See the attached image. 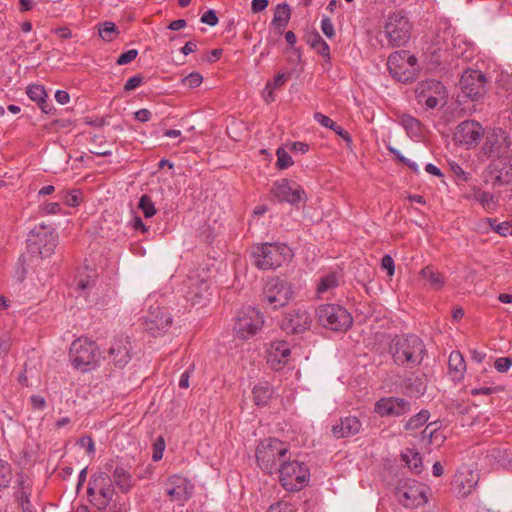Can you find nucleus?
<instances>
[{"label":"nucleus","mask_w":512,"mask_h":512,"mask_svg":"<svg viewBox=\"0 0 512 512\" xmlns=\"http://www.w3.org/2000/svg\"><path fill=\"white\" fill-rule=\"evenodd\" d=\"M390 353L396 365L413 368L422 363L427 350L421 338L408 334L392 339Z\"/></svg>","instance_id":"1"},{"label":"nucleus","mask_w":512,"mask_h":512,"mask_svg":"<svg viewBox=\"0 0 512 512\" xmlns=\"http://www.w3.org/2000/svg\"><path fill=\"white\" fill-rule=\"evenodd\" d=\"M292 250L284 243H261L252 247V263L261 270L276 269L289 262Z\"/></svg>","instance_id":"2"},{"label":"nucleus","mask_w":512,"mask_h":512,"mask_svg":"<svg viewBox=\"0 0 512 512\" xmlns=\"http://www.w3.org/2000/svg\"><path fill=\"white\" fill-rule=\"evenodd\" d=\"M290 456L288 445L276 438H268L261 441L256 449L258 466L265 473H276L281 463Z\"/></svg>","instance_id":"3"},{"label":"nucleus","mask_w":512,"mask_h":512,"mask_svg":"<svg viewBox=\"0 0 512 512\" xmlns=\"http://www.w3.org/2000/svg\"><path fill=\"white\" fill-rule=\"evenodd\" d=\"M70 361L74 368L83 372L96 368L103 357L99 347L95 341L86 337H80L71 344Z\"/></svg>","instance_id":"4"},{"label":"nucleus","mask_w":512,"mask_h":512,"mask_svg":"<svg viewBox=\"0 0 512 512\" xmlns=\"http://www.w3.org/2000/svg\"><path fill=\"white\" fill-rule=\"evenodd\" d=\"M58 235L51 225L41 223L28 234L27 247L30 253L41 258L50 257L57 246Z\"/></svg>","instance_id":"5"},{"label":"nucleus","mask_w":512,"mask_h":512,"mask_svg":"<svg viewBox=\"0 0 512 512\" xmlns=\"http://www.w3.org/2000/svg\"><path fill=\"white\" fill-rule=\"evenodd\" d=\"M278 473L279 482L287 491H299L305 487L310 479V472L307 465L297 460H290V456L286 461L281 463Z\"/></svg>","instance_id":"6"},{"label":"nucleus","mask_w":512,"mask_h":512,"mask_svg":"<svg viewBox=\"0 0 512 512\" xmlns=\"http://www.w3.org/2000/svg\"><path fill=\"white\" fill-rule=\"evenodd\" d=\"M319 324L332 331H346L353 323V318L346 308L338 304H323L316 310Z\"/></svg>","instance_id":"7"},{"label":"nucleus","mask_w":512,"mask_h":512,"mask_svg":"<svg viewBox=\"0 0 512 512\" xmlns=\"http://www.w3.org/2000/svg\"><path fill=\"white\" fill-rule=\"evenodd\" d=\"M87 493L93 506L98 510L106 509L115 495L112 478L106 473L92 475Z\"/></svg>","instance_id":"8"},{"label":"nucleus","mask_w":512,"mask_h":512,"mask_svg":"<svg viewBox=\"0 0 512 512\" xmlns=\"http://www.w3.org/2000/svg\"><path fill=\"white\" fill-rule=\"evenodd\" d=\"M412 25L403 11L398 10L389 14L384 27V33L391 47L405 46L411 36Z\"/></svg>","instance_id":"9"},{"label":"nucleus","mask_w":512,"mask_h":512,"mask_svg":"<svg viewBox=\"0 0 512 512\" xmlns=\"http://www.w3.org/2000/svg\"><path fill=\"white\" fill-rule=\"evenodd\" d=\"M427 486L414 479H401L395 488V496L406 508H416L427 503Z\"/></svg>","instance_id":"10"},{"label":"nucleus","mask_w":512,"mask_h":512,"mask_svg":"<svg viewBox=\"0 0 512 512\" xmlns=\"http://www.w3.org/2000/svg\"><path fill=\"white\" fill-rule=\"evenodd\" d=\"M264 325V317L256 308L248 306L239 310L235 317L234 332L243 340L258 333Z\"/></svg>","instance_id":"11"},{"label":"nucleus","mask_w":512,"mask_h":512,"mask_svg":"<svg viewBox=\"0 0 512 512\" xmlns=\"http://www.w3.org/2000/svg\"><path fill=\"white\" fill-rule=\"evenodd\" d=\"M292 295L291 284L275 277L267 281L262 294V302L277 309L285 306L291 300Z\"/></svg>","instance_id":"12"},{"label":"nucleus","mask_w":512,"mask_h":512,"mask_svg":"<svg viewBox=\"0 0 512 512\" xmlns=\"http://www.w3.org/2000/svg\"><path fill=\"white\" fill-rule=\"evenodd\" d=\"M172 322V316L165 307L150 305L144 316V329L153 337H158L170 329Z\"/></svg>","instance_id":"13"},{"label":"nucleus","mask_w":512,"mask_h":512,"mask_svg":"<svg viewBox=\"0 0 512 512\" xmlns=\"http://www.w3.org/2000/svg\"><path fill=\"white\" fill-rule=\"evenodd\" d=\"M271 193L278 202H286L293 206H298L299 203H305L307 200L304 189L295 181L288 179L275 181Z\"/></svg>","instance_id":"14"},{"label":"nucleus","mask_w":512,"mask_h":512,"mask_svg":"<svg viewBox=\"0 0 512 512\" xmlns=\"http://www.w3.org/2000/svg\"><path fill=\"white\" fill-rule=\"evenodd\" d=\"M415 92L418 103L424 102L427 108L434 109L445 99L446 89L442 82L428 79L419 82Z\"/></svg>","instance_id":"15"},{"label":"nucleus","mask_w":512,"mask_h":512,"mask_svg":"<svg viewBox=\"0 0 512 512\" xmlns=\"http://www.w3.org/2000/svg\"><path fill=\"white\" fill-rule=\"evenodd\" d=\"M486 76L479 70L468 69L460 79L463 95L472 101L479 100L486 93Z\"/></svg>","instance_id":"16"},{"label":"nucleus","mask_w":512,"mask_h":512,"mask_svg":"<svg viewBox=\"0 0 512 512\" xmlns=\"http://www.w3.org/2000/svg\"><path fill=\"white\" fill-rule=\"evenodd\" d=\"M511 139L509 134L502 128H495L486 137L483 145V152L489 158L505 157L510 151Z\"/></svg>","instance_id":"17"},{"label":"nucleus","mask_w":512,"mask_h":512,"mask_svg":"<svg viewBox=\"0 0 512 512\" xmlns=\"http://www.w3.org/2000/svg\"><path fill=\"white\" fill-rule=\"evenodd\" d=\"M484 134L482 125L475 120H465L459 123L453 134V140L458 145L472 147L480 141Z\"/></svg>","instance_id":"18"},{"label":"nucleus","mask_w":512,"mask_h":512,"mask_svg":"<svg viewBox=\"0 0 512 512\" xmlns=\"http://www.w3.org/2000/svg\"><path fill=\"white\" fill-rule=\"evenodd\" d=\"M193 489L191 481L180 475L169 477L165 483V492L170 500L182 505L191 498Z\"/></svg>","instance_id":"19"},{"label":"nucleus","mask_w":512,"mask_h":512,"mask_svg":"<svg viewBox=\"0 0 512 512\" xmlns=\"http://www.w3.org/2000/svg\"><path fill=\"white\" fill-rule=\"evenodd\" d=\"M407 51H395L387 60V67L391 76L398 82L407 83L414 80V71L406 65Z\"/></svg>","instance_id":"20"},{"label":"nucleus","mask_w":512,"mask_h":512,"mask_svg":"<svg viewBox=\"0 0 512 512\" xmlns=\"http://www.w3.org/2000/svg\"><path fill=\"white\" fill-rule=\"evenodd\" d=\"M375 411L382 417H399L411 411V403L400 397H383L376 402Z\"/></svg>","instance_id":"21"},{"label":"nucleus","mask_w":512,"mask_h":512,"mask_svg":"<svg viewBox=\"0 0 512 512\" xmlns=\"http://www.w3.org/2000/svg\"><path fill=\"white\" fill-rule=\"evenodd\" d=\"M312 318L304 309H295L285 315L281 322V328L292 334L303 333L310 328Z\"/></svg>","instance_id":"22"},{"label":"nucleus","mask_w":512,"mask_h":512,"mask_svg":"<svg viewBox=\"0 0 512 512\" xmlns=\"http://www.w3.org/2000/svg\"><path fill=\"white\" fill-rule=\"evenodd\" d=\"M131 349V343L127 337L117 338L112 342L105 359H108L114 366L123 368L131 360Z\"/></svg>","instance_id":"23"},{"label":"nucleus","mask_w":512,"mask_h":512,"mask_svg":"<svg viewBox=\"0 0 512 512\" xmlns=\"http://www.w3.org/2000/svg\"><path fill=\"white\" fill-rule=\"evenodd\" d=\"M479 480L477 472L468 467H463L457 471L453 480V487L456 494L460 497L468 496L476 487Z\"/></svg>","instance_id":"24"},{"label":"nucleus","mask_w":512,"mask_h":512,"mask_svg":"<svg viewBox=\"0 0 512 512\" xmlns=\"http://www.w3.org/2000/svg\"><path fill=\"white\" fill-rule=\"evenodd\" d=\"M362 423L356 416L348 415L340 418L332 425L331 432L337 439L347 438L358 434Z\"/></svg>","instance_id":"25"},{"label":"nucleus","mask_w":512,"mask_h":512,"mask_svg":"<svg viewBox=\"0 0 512 512\" xmlns=\"http://www.w3.org/2000/svg\"><path fill=\"white\" fill-rule=\"evenodd\" d=\"M290 354L291 350L288 342L284 340L273 342L270 346L268 362L273 369H281L288 362Z\"/></svg>","instance_id":"26"},{"label":"nucleus","mask_w":512,"mask_h":512,"mask_svg":"<svg viewBox=\"0 0 512 512\" xmlns=\"http://www.w3.org/2000/svg\"><path fill=\"white\" fill-rule=\"evenodd\" d=\"M403 393L411 398H419L426 392L427 383L424 375H410L401 383Z\"/></svg>","instance_id":"27"},{"label":"nucleus","mask_w":512,"mask_h":512,"mask_svg":"<svg viewBox=\"0 0 512 512\" xmlns=\"http://www.w3.org/2000/svg\"><path fill=\"white\" fill-rule=\"evenodd\" d=\"M419 277L424 281V287L435 291L441 290L446 282L443 274L431 265L422 268L419 272Z\"/></svg>","instance_id":"28"},{"label":"nucleus","mask_w":512,"mask_h":512,"mask_svg":"<svg viewBox=\"0 0 512 512\" xmlns=\"http://www.w3.org/2000/svg\"><path fill=\"white\" fill-rule=\"evenodd\" d=\"M187 297L193 304H198L204 299L209 289V284L205 278L190 276L188 280Z\"/></svg>","instance_id":"29"},{"label":"nucleus","mask_w":512,"mask_h":512,"mask_svg":"<svg viewBox=\"0 0 512 512\" xmlns=\"http://www.w3.org/2000/svg\"><path fill=\"white\" fill-rule=\"evenodd\" d=\"M314 119L323 127L329 128L333 130L337 135H339L348 146H351L352 144V138L350 134L344 130L340 125H338L336 122H334L332 119H330L328 116L316 112L314 114Z\"/></svg>","instance_id":"30"},{"label":"nucleus","mask_w":512,"mask_h":512,"mask_svg":"<svg viewBox=\"0 0 512 512\" xmlns=\"http://www.w3.org/2000/svg\"><path fill=\"white\" fill-rule=\"evenodd\" d=\"M112 479L123 493L129 492L133 486L132 475L123 467L117 466L114 469Z\"/></svg>","instance_id":"31"},{"label":"nucleus","mask_w":512,"mask_h":512,"mask_svg":"<svg viewBox=\"0 0 512 512\" xmlns=\"http://www.w3.org/2000/svg\"><path fill=\"white\" fill-rule=\"evenodd\" d=\"M448 366L450 373L453 374L454 379L460 380L463 378L466 370V363L464 357L459 351H452L449 355Z\"/></svg>","instance_id":"32"},{"label":"nucleus","mask_w":512,"mask_h":512,"mask_svg":"<svg viewBox=\"0 0 512 512\" xmlns=\"http://www.w3.org/2000/svg\"><path fill=\"white\" fill-rule=\"evenodd\" d=\"M97 276L95 273H79L76 278V289L84 298H87L90 291L95 287Z\"/></svg>","instance_id":"33"},{"label":"nucleus","mask_w":512,"mask_h":512,"mask_svg":"<svg viewBox=\"0 0 512 512\" xmlns=\"http://www.w3.org/2000/svg\"><path fill=\"white\" fill-rule=\"evenodd\" d=\"M307 43L322 57L330 59V48L327 42L318 32H313L307 36Z\"/></svg>","instance_id":"34"},{"label":"nucleus","mask_w":512,"mask_h":512,"mask_svg":"<svg viewBox=\"0 0 512 512\" xmlns=\"http://www.w3.org/2000/svg\"><path fill=\"white\" fill-rule=\"evenodd\" d=\"M339 285V280L335 273H329L319 279L317 284V295L322 297L324 294L332 291Z\"/></svg>","instance_id":"35"},{"label":"nucleus","mask_w":512,"mask_h":512,"mask_svg":"<svg viewBox=\"0 0 512 512\" xmlns=\"http://www.w3.org/2000/svg\"><path fill=\"white\" fill-rule=\"evenodd\" d=\"M291 10L285 3L278 4L275 9L272 23L278 27H285L290 19Z\"/></svg>","instance_id":"36"},{"label":"nucleus","mask_w":512,"mask_h":512,"mask_svg":"<svg viewBox=\"0 0 512 512\" xmlns=\"http://www.w3.org/2000/svg\"><path fill=\"white\" fill-rule=\"evenodd\" d=\"M254 403L258 406L268 403L272 390L267 385H257L252 391Z\"/></svg>","instance_id":"37"},{"label":"nucleus","mask_w":512,"mask_h":512,"mask_svg":"<svg viewBox=\"0 0 512 512\" xmlns=\"http://www.w3.org/2000/svg\"><path fill=\"white\" fill-rule=\"evenodd\" d=\"M474 199L479 202L483 208L487 210L494 209L496 207V199L495 196L489 192L482 190H475Z\"/></svg>","instance_id":"38"},{"label":"nucleus","mask_w":512,"mask_h":512,"mask_svg":"<svg viewBox=\"0 0 512 512\" xmlns=\"http://www.w3.org/2000/svg\"><path fill=\"white\" fill-rule=\"evenodd\" d=\"M430 413L428 410H421L416 415L412 416L405 424L406 430H416L423 426L429 419Z\"/></svg>","instance_id":"39"},{"label":"nucleus","mask_w":512,"mask_h":512,"mask_svg":"<svg viewBox=\"0 0 512 512\" xmlns=\"http://www.w3.org/2000/svg\"><path fill=\"white\" fill-rule=\"evenodd\" d=\"M12 478L11 465L7 461L0 459V491L9 487Z\"/></svg>","instance_id":"40"},{"label":"nucleus","mask_w":512,"mask_h":512,"mask_svg":"<svg viewBox=\"0 0 512 512\" xmlns=\"http://www.w3.org/2000/svg\"><path fill=\"white\" fill-rule=\"evenodd\" d=\"M509 456V450L504 447H492L487 451V457L499 464L509 461Z\"/></svg>","instance_id":"41"},{"label":"nucleus","mask_w":512,"mask_h":512,"mask_svg":"<svg viewBox=\"0 0 512 512\" xmlns=\"http://www.w3.org/2000/svg\"><path fill=\"white\" fill-rule=\"evenodd\" d=\"M118 33V28L113 22H104L99 27V36L107 42L115 39Z\"/></svg>","instance_id":"42"},{"label":"nucleus","mask_w":512,"mask_h":512,"mask_svg":"<svg viewBox=\"0 0 512 512\" xmlns=\"http://www.w3.org/2000/svg\"><path fill=\"white\" fill-rule=\"evenodd\" d=\"M26 93L28 97L37 104L43 103V100L47 98V93L42 85H30L27 87Z\"/></svg>","instance_id":"43"},{"label":"nucleus","mask_w":512,"mask_h":512,"mask_svg":"<svg viewBox=\"0 0 512 512\" xmlns=\"http://www.w3.org/2000/svg\"><path fill=\"white\" fill-rule=\"evenodd\" d=\"M138 207L146 218H150L156 214L154 203L152 202L151 197L146 194L141 196Z\"/></svg>","instance_id":"44"},{"label":"nucleus","mask_w":512,"mask_h":512,"mask_svg":"<svg viewBox=\"0 0 512 512\" xmlns=\"http://www.w3.org/2000/svg\"><path fill=\"white\" fill-rule=\"evenodd\" d=\"M401 124L408 133L417 135L420 132V121L410 115H404Z\"/></svg>","instance_id":"45"},{"label":"nucleus","mask_w":512,"mask_h":512,"mask_svg":"<svg viewBox=\"0 0 512 512\" xmlns=\"http://www.w3.org/2000/svg\"><path fill=\"white\" fill-rule=\"evenodd\" d=\"M488 222H489L491 228H493V230L496 233H498L499 235H501V236L512 235V225L509 222L504 221L501 223H497V221L495 219H491V218L488 219Z\"/></svg>","instance_id":"46"},{"label":"nucleus","mask_w":512,"mask_h":512,"mask_svg":"<svg viewBox=\"0 0 512 512\" xmlns=\"http://www.w3.org/2000/svg\"><path fill=\"white\" fill-rule=\"evenodd\" d=\"M276 155H277L276 166L279 169H286L293 164L292 157L288 154V152L285 149L278 148Z\"/></svg>","instance_id":"47"},{"label":"nucleus","mask_w":512,"mask_h":512,"mask_svg":"<svg viewBox=\"0 0 512 512\" xmlns=\"http://www.w3.org/2000/svg\"><path fill=\"white\" fill-rule=\"evenodd\" d=\"M203 77L198 72H192L182 79V84L189 88H196L201 85Z\"/></svg>","instance_id":"48"},{"label":"nucleus","mask_w":512,"mask_h":512,"mask_svg":"<svg viewBox=\"0 0 512 512\" xmlns=\"http://www.w3.org/2000/svg\"><path fill=\"white\" fill-rule=\"evenodd\" d=\"M165 440L162 436L158 437L155 442L153 443V454L152 459L153 461H159L163 457V452L165 450Z\"/></svg>","instance_id":"49"},{"label":"nucleus","mask_w":512,"mask_h":512,"mask_svg":"<svg viewBox=\"0 0 512 512\" xmlns=\"http://www.w3.org/2000/svg\"><path fill=\"white\" fill-rule=\"evenodd\" d=\"M450 169L458 181L467 182L471 179V174L464 171V169L456 162L450 163Z\"/></svg>","instance_id":"50"},{"label":"nucleus","mask_w":512,"mask_h":512,"mask_svg":"<svg viewBox=\"0 0 512 512\" xmlns=\"http://www.w3.org/2000/svg\"><path fill=\"white\" fill-rule=\"evenodd\" d=\"M406 462L408 464V467L414 471L415 473L419 474L422 471V458L419 453H413L411 458H407Z\"/></svg>","instance_id":"51"},{"label":"nucleus","mask_w":512,"mask_h":512,"mask_svg":"<svg viewBox=\"0 0 512 512\" xmlns=\"http://www.w3.org/2000/svg\"><path fill=\"white\" fill-rule=\"evenodd\" d=\"M321 30L329 39H332L335 36L334 25L328 16H323L321 20Z\"/></svg>","instance_id":"52"},{"label":"nucleus","mask_w":512,"mask_h":512,"mask_svg":"<svg viewBox=\"0 0 512 512\" xmlns=\"http://www.w3.org/2000/svg\"><path fill=\"white\" fill-rule=\"evenodd\" d=\"M80 195L81 193L78 190H73L72 192H67L62 198L64 199L66 205L70 207H76L81 202Z\"/></svg>","instance_id":"53"},{"label":"nucleus","mask_w":512,"mask_h":512,"mask_svg":"<svg viewBox=\"0 0 512 512\" xmlns=\"http://www.w3.org/2000/svg\"><path fill=\"white\" fill-rule=\"evenodd\" d=\"M494 366L500 373L507 372L512 367V357H500L495 361Z\"/></svg>","instance_id":"54"},{"label":"nucleus","mask_w":512,"mask_h":512,"mask_svg":"<svg viewBox=\"0 0 512 512\" xmlns=\"http://www.w3.org/2000/svg\"><path fill=\"white\" fill-rule=\"evenodd\" d=\"M144 77L141 74H137L127 80L124 85V90L126 92L132 91L138 88L143 83Z\"/></svg>","instance_id":"55"},{"label":"nucleus","mask_w":512,"mask_h":512,"mask_svg":"<svg viewBox=\"0 0 512 512\" xmlns=\"http://www.w3.org/2000/svg\"><path fill=\"white\" fill-rule=\"evenodd\" d=\"M218 17L213 9L207 10L202 16H201V22L204 24H207L209 26H216L218 24Z\"/></svg>","instance_id":"56"},{"label":"nucleus","mask_w":512,"mask_h":512,"mask_svg":"<svg viewBox=\"0 0 512 512\" xmlns=\"http://www.w3.org/2000/svg\"><path fill=\"white\" fill-rule=\"evenodd\" d=\"M138 56V50L136 49H131L125 53H122L116 63L118 65H125V64H128L130 62H132L136 57Z\"/></svg>","instance_id":"57"},{"label":"nucleus","mask_w":512,"mask_h":512,"mask_svg":"<svg viewBox=\"0 0 512 512\" xmlns=\"http://www.w3.org/2000/svg\"><path fill=\"white\" fill-rule=\"evenodd\" d=\"M77 444L81 448H84L86 450L87 454H92L95 451L94 441L90 436L86 435V436L81 437L78 440Z\"/></svg>","instance_id":"58"},{"label":"nucleus","mask_w":512,"mask_h":512,"mask_svg":"<svg viewBox=\"0 0 512 512\" xmlns=\"http://www.w3.org/2000/svg\"><path fill=\"white\" fill-rule=\"evenodd\" d=\"M40 212L46 215L58 214L61 212V206L57 202L45 203L40 206Z\"/></svg>","instance_id":"59"},{"label":"nucleus","mask_w":512,"mask_h":512,"mask_svg":"<svg viewBox=\"0 0 512 512\" xmlns=\"http://www.w3.org/2000/svg\"><path fill=\"white\" fill-rule=\"evenodd\" d=\"M267 512H296V510L289 503L278 502L271 505Z\"/></svg>","instance_id":"60"},{"label":"nucleus","mask_w":512,"mask_h":512,"mask_svg":"<svg viewBox=\"0 0 512 512\" xmlns=\"http://www.w3.org/2000/svg\"><path fill=\"white\" fill-rule=\"evenodd\" d=\"M381 267L387 271L389 276H392L395 272L394 260L390 255H385L381 260Z\"/></svg>","instance_id":"61"},{"label":"nucleus","mask_w":512,"mask_h":512,"mask_svg":"<svg viewBox=\"0 0 512 512\" xmlns=\"http://www.w3.org/2000/svg\"><path fill=\"white\" fill-rule=\"evenodd\" d=\"M30 403L35 410H44L46 407V400L40 395H32L30 397Z\"/></svg>","instance_id":"62"},{"label":"nucleus","mask_w":512,"mask_h":512,"mask_svg":"<svg viewBox=\"0 0 512 512\" xmlns=\"http://www.w3.org/2000/svg\"><path fill=\"white\" fill-rule=\"evenodd\" d=\"M500 387H481V388H474L471 390L472 395H490L493 393H496L500 391Z\"/></svg>","instance_id":"63"},{"label":"nucleus","mask_w":512,"mask_h":512,"mask_svg":"<svg viewBox=\"0 0 512 512\" xmlns=\"http://www.w3.org/2000/svg\"><path fill=\"white\" fill-rule=\"evenodd\" d=\"M17 491H31V483L25 479L24 475L19 474L17 480Z\"/></svg>","instance_id":"64"}]
</instances>
